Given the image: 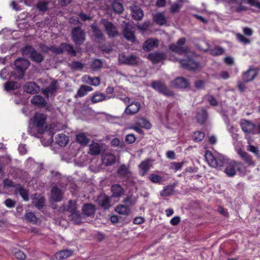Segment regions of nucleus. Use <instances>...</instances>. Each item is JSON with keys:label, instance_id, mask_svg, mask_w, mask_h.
<instances>
[{"label": "nucleus", "instance_id": "nucleus-47", "mask_svg": "<svg viewBox=\"0 0 260 260\" xmlns=\"http://www.w3.org/2000/svg\"><path fill=\"white\" fill-rule=\"evenodd\" d=\"M204 137V133L200 131H197L195 133H194L192 136V139L194 142H198L203 140Z\"/></svg>", "mask_w": 260, "mask_h": 260}, {"label": "nucleus", "instance_id": "nucleus-31", "mask_svg": "<svg viewBox=\"0 0 260 260\" xmlns=\"http://www.w3.org/2000/svg\"><path fill=\"white\" fill-rule=\"evenodd\" d=\"M95 208L92 204H84L82 207L83 213L86 216H91L94 214Z\"/></svg>", "mask_w": 260, "mask_h": 260}, {"label": "nucleus", "instance_id": "nucleus-17", "mask_svg": "<svg viewBox=\"0 0 260 260\" xmlns=\"http://www.w3.org/2000/svg\"><path fill=\"white\" fill-rule=\"evenodd\" d=\"M257 72L255 69L250 68L243 74L242 81L244 82H249L253 81L257 76Z\"/></svg>", "mask_w": 260, "mask_h": 260}, {"label": "nucleus", "instance_id": "nucleus-62", "mask_svg": "<svg viewBox=\"0 0 260 260\" xmlns=\"http://www.w3.org/2000/svg\"><path fill=\"white\" fill-rule=\"evenodd\" d=\"M136 141V137L134 134H128L126 136L125 141L128 144H132Z\"/></svg>", "mask_w": 260, "mask_h": 260}, {"label": "nucleus", "instance_id": "nucleus-21", "mask_svg": "<svg viewBox=\"0 0 260 260\" xmlns=\"http://www.w3.org/2000/svg\"><path fill=\"white\" fill-rule=\"evenodd\" d=\"M63 194L62 190L57 186H53L51 189V199L56 202H60L62 200Z\"/></svg>", "mask_w": 260, "mask_h": 260}, {"label": "nucleus", "instance_id": "nucleus-50", "mask_svg": "<svg viewBox=\"0 0 260 260\" xmlns=\"http://www.w3.org/2000/svg\"><path fill=\"white\" fill-rule=\"evenodd\" d=\"M103 63L101 60L96 59L91 64V67L94 71H97L102 67Z\"/></svg>", "mask_w": 260, "mask_h": 260}, {"label": "nucleus", "instance_id": "nucleus-25", "mask_svg": "<svg viewBox=\"0 0 260 260\" xmlns=\"http://www.w3.org/2000/svg\"><path fill=\"white\" fill-rule=\"evenodd\" d=\"M32 198V204L38 209H42L45 203V200L43 197L40 194H34Z\"/></svg>", "mask_w": 260, "mask_h": 260}, {"label": "nucleus", "instance_id": "nucleus-29", "mask_svg": "<svg viewBox=\"0 0 260 260\" xmlns=\"http://www.w3.org/2000/svg\"><path fill=\"white\" fill-rule=\"evenodd\" d=\"M157 40L151 38L149 39L143 43V49L145 51H150L157 46Z\"/></svg>", "mask_w": 260, "mask_h": 260}, {"label": "nucleus", "instance_id": "nucleus-16", "mask_svg": "<svg viewBox=\"0 0 260 260\" xmlns=\"http://www.w3.org/2000/svg\"><path fill=\"white\" fill-rule=\"evenodd\" d=\"M147 58L151 61L152 63L156 64L165 60L166 58V55L162 52H155L149 53Z\"/></svg>", "mask_w": 260, "mask_h": 260}, {"label": "nucleus", "instance_id": "nucleus-7", "mask_svg": "<svg viewBox=\"0 0 260 260\" xmlns=\"http://www.w3.org/2000/svg\"><path fill=\"white\" fill-rule=\"evenodd\" d=\"M151 87L165 96H173L174 95L173 92L170 90L162 81L156 80L152 81Z\"/></svg>", "mask_w": 260, "mask_h": 260}, {"label": "nucleus", "instance_id": "nucleus-28", "mask_svg": "<svg viewBox=\"0 0 260 260\" xmlns=\"http://www.w3.org/2000/svg\"><path fill=\"white\" fill-rule=\"evenodd\" d=\"M102 161L106 166L113 165L115 163V156L111 153H105L103 156Z\"/></svg>", "mask_w": 260, "mask_h": 260}, {"label": "nucleus", "instance_id": "nucleus-42", "mask_svg": "<svg viewBox=\"0 0 260 260\" xmlns=\"http://www.w3.org/2000/svg\"><path fill=\"white\" fill-rule=\"evenodd\" d=\"M173 192V186L172 185H167L164 187L163 190L160 193V195L163 197H167L171 196Z\"/></svg>", "mask_w": 260, "mask_h": 260}, {"label": "nucleus", "instance_id": "nucleus-54", "mask_svg": "<svg viewBox=\"0 0 260 260\" xmlns=\"http://www.w3.org/2000/svg\"><path fill=\"white\" fill-rule=\"evenodd\" d=\"M123 202L125 204V205L129 207V206H133L135 203V200L133 199L132 196L127 197L123 200Z\"/></svg>", "mask_w": 260, "mask_h": 260}, {"label": "nucleus", "instance_id": "nucleus-32", "mask_svg": "<svg viewBox=\"0 0 260 260\" xmlns=\"http://www.w3.org/2000/svg\"><path fill=\"white\" fill-rule=\"evenodd\" d=\"M76 139L77 143L83 146H86L89 143L90 140L87 137L85 133H81L76 136Z\"/></svg>", "mask_w": 260, "mask_h": 260}, {"label": "nucleus", "instance_id": "nucleus-34", "mask_svg": "<svg viewBox=\"0 0 260 260\" xmlns=\"http://www.w3.org/2000/svg\"><path fill=\"white\" fill-rule=\"evenodd\" d=\"M56 143L61 147H64L68 143L69 139L64 134H58L55 138Z\"/></svg>", "mask_w": 260, "mask_h": 260}, {"label": "nucleus", "instance_id": "nucleus-30", "mask_svg": "<svg viewBox=\"0 0 260 260\" xmlns=\"http://www.w3.org/2000/svg\"><path fill=\"white\" fill-rule=\"evenodd\" d=\"M238 153L240 156L241 158L248 166L254 165V162L252 160L251 156L249 155L247 152L244 151L242 150H239L238 152Z\"/></svg>", "mask_w": 260, "mask_h": 260}, {"label": "nucleus", "instance_id": "nucleus-5", "mask_svg": "<svg viewBox=\"0 0 260 260\" xmlns=\"http://www.w3.org/2000/svg\"><path fill=\"white\" fill-rule=\"evenodd\" d=\"M50 49L53 53L57 54H62L64 52H67L72 56H75L77 54V52L74 49L73 46L67 43H61L58 47L52 46Z\"/></svg>", "mask_w": 260, "mask_h": 260}, {"label": "nucleus", "instance_id": "nucleus-48", "mask_svg": "<svg viewBox=\"0 0 260 260\" xmlns=\"http://www.w3.org/2000/svg\"><path fill=\"white\" fill-rule=\"evenodd\" d=\"M19 84L14 81L9 82L5 84V89L7 90H14L19 88Z\"/></svg>", "mask_w": 260, "mask_h": 260}, {"label": "nucleus", "instance_id": "nucleus-8", "mask_svg": "<svg viewBox=\"0 0 260 260\" xmlns=\"http://www.w3.org/2000/svg\"><path fill=\"white\" fill-rule=\"evenodd\" d=\"M123 36L128 42L134 43L136 42L135 28L129 23H125L122 30Z\"/></svg>", "mask_w": 260, "mask_h": 260}, {"label": "nucleus", "instance_id": "nucleus-53", "mask_svg": "<svg viewBox=\"0 0 260 260\" xmlns=\"http://www.w3.org/2000/svg\"><path fill=\"white\" fill-rule=\"evenodd\" d=\"M211 54L214 56L221 55L224 53V49L220 47H216L212 49Z\"/></svg>", "mask_w": 260, "mask_h": 260}, {"label": "nucleus", "instance_id": "nucleus-45", "mask_svg": "<svg viewBox=\"0 0 260 260\" xmlns=\"http://www.w3.org/2000/svg\"><path fill=\"white\" fill-rule=\"evenodd\" d=\"M154 20L157 24L160 25H164L166 23V18L162 13H157L154 16Z\"/></svg>", "mask_w": 260, "mask_h": 260}, {"label": "nucleus", "instance_id": "nucleus-24", "mask_svg": "<svg viewBox=\"0 0 260 260\" xmlns=\"http://www.w3.org/2000/svg\"><path fill=\"white\" fill-rule=\"evenodd\" d=\"M172 83L174 86L176 88H185L189 85V81L183 77L176 78Z\"/></svg>", "mask_w": 260, "mask_h": 260}, {"label": "nucleus", "instance_id": "nucleus-64", "mask_svg": "<svg viewBox=\"0 0 260 260\" xmlns=\"http://www.w3.org/2000/svg\"><path fill=\"white\" fill-rule=\"evenodd\" d=\"M247 3L251 6L260 9V3L257 0H247Z\"/></svg>", "mask_w": 260, "mask_h": 260}, {"label": "nucleus", "instance_id": "nucleus-60", "mask_svg": "<svg viewBox=\"0 0 260 260\" xmlns=\"http://www.w3.org/2000/svg\"><path fill=\"white\" fill-rule=\"evenodd\" d=\"M15 257L20 260H23L26 258V255L22 251L18 250L14 253Z\"/></svg>", "mask_w": 260, "mask_h": 260}, {"label": "nucleus", "instance_id": "nucleus-36", "mask_svg": "<svg viewBox=\"0 0 260 260\" xmlns=\"http://www.w3.org/2000/svg\"><path fill=\"white\" fill-rule=\"evenodd\" d=\"M72 254V251L68 250H61L56 252L54 256V259L60 260L69 257Z\"/></svg>", "mask_w": 260, "mask_h": 260}, {"label": "nucleus", "instance_id": "nucleus-44", "mask_svg": "<svg viewBox=\"0 0 260 260\" xmlns=\"http://www.w3.org/2000/svg\"><path fill=\"white\" fill-rule=\"evenodd\" d=\"M106 96L103 93H95L92 96L91 101L93 103H96L106 100Z\"/></svg>", "mask_w": 260, "mask_h": 260}, {"label": "nucleus", "instance_id": "nucleus-35", "mask_svg": "<svg viewBox=\"0 0 260 260\" xmlns=\"http://www.w3.org/2000/svg\"><path fill=\"white\" fill-rule=\"evenodd\" d=\"M151 167L149 159L143 161L139 166L140 173L142 176H144L149 170Z\"/></svg>", "mask_w": 260, "mask_h": 260}, {"label": "nucleus", "instance_id": "nucleus-33", "mask_svg": "<svg viewBox=\"0 0 260 260\" xmlns=\"http://www.w3.org/2000/svg\"><path fill=\"white\" fill-rule=\"evenodd\" d=\"M93 36L99 41H104V36L102 30L95 25L92 24L91 26Z\"/></svg>", "mask_w": 260, "mask_h": 260}, {"label": "nucleus", "instance_id": "nucleus-56", "mask_svg": "<svg viewBox=\"0 0 260 260\" xmlns=\"http://www.w3.org/2000/svg\"><path fill=\"white\" fill-rule=\"evenodd\" d=\"M48 3L45 2H40L37 4V8L41 11L44 12L48 9Z\"/></svg>", "mask_w": 260, "mask_h": 260}, {"label": "nucleus", "instance_id": "nucleus-49", "mask_svg": "<svg viewBox=\"0 0 260 260\" xmlns=\"http://www.w3.org/2000/svg\"><path fill=\"white\" fill-rule=\"evenodd\" d=\"M25 217L28 222H31L33 224L36 223L37 222V218L35 214L32 212L27 213L25 215Z\"/></svg>", "mask_w": 260, "mask_h": 260}, {"label": "nucleus", "instance_id": "nucleus-1", "mask_svg": "<svg viewBox=\"0 0 260 260\" xmlns=\"http://www.w3.org/2000/svg\"><path fill=\"white\" fill-rule=\"evenodd\" d=\"M205 157L208 165L212 168L221 170L223 167H225L224 172L230 177L235 176L236 171L240 170L242 166L240 161H229L224 156L220 154L215 156L209 151H206Z\"/></svg>", "mask_w": 260, "mask_h": 260}, {"label": "nucleus", "instance_id": "nucleus-4", "mask_svg": "<svg viewBox=\"0 0 260 260\" xmlns=\"http://www.w3.org/2000/svg\"><path fill=\"white\" fill-rule=\"evenodd\" d=\"M118 59L119 64L130 66H138L141 61L140 58L136 55H126L123 53L118 55Z\"/></svg>", "mask_w": 260, "mask_h": 260}, {"label": "nucleus", "instance_id": "nucleus-40", "mask_svg": "<svg viewBox=\"0 0 260 260\" xmlns=\"http://www.w3.org/2000/svg\"><path fill=\"white\" fill-rule=\"evenodd\" d=\"M207 117L208 114L207 111L204 108H202L198 113L197 119L199 123L203 124L207 120Z\"/></svg>", "mask_w": 260, "mask_h": 260}, {"label": "nucleus", "instance_id": "nucleus-18", "mask_svg": "<svg viewBox=\"0 0 260 260\" xmlns=\"http://www.w3.org/2000/svg\"><path fill=\"white\" fill-rule=\"evenodd\" d=\"M24 90L26 92L30 94L38 93L40 91V88L35 82H28L23 86Z\"/></svg>", "mask_w": 260, "mask_h": 260}, {"label": "nucleus", "instance_id": "nucleus-46", "mask_svg": "<svg viewBox=\"0 0 260 260\" xmlns=\"http://www.w3.org/2000/svg\"><path fill=\"white\" fill-rule=\"evenodd\" d=\"M148 179L154 183H158L160 184L162 181V177L158 175L155 174H151Z\"/></svg>", "mask_w": 260, "mask_h": 260}, {"label": "nucleus", "instance_id": "nucleus-20", "mask_svg": "<svg viewBox=\"0 0 260 260\" xmlns=\"http://www.w3.org/2000/svg\"><path fill=\"white\" fill-rule=\"evenodd\" d=\"M97 203L102 208L108 209L110 207V198L105 194H101L98 198Z\"/></svg>", "mask_w": 260, "mask_h": 260}, {"label": "nucleus", "instance_id": "nucleus-41", "mask_svg": "<svg viewBox=\"0 0 260 260\" xmlns=\"http://www.w3.org/2000/svg\"><path fill=\"white\" fill-rule=\"evenodd\" d=\"M112 7L114 11L118 14L122 13L124 10L122 3L118 1H114Z\"/></svg>", "mask_w": 260, "mask_h": 260}, {"label": "nucleus", "instance_id": "nucleus-14", "mask_svg": "<svg viewBox=\"0 0 260 260\" xmlns=\"http://www.w3.org/2000/svg\"><path fill=\"white\" fill-rule=\"evenodd\" d=\"M240 126L242 131L246 133L255 134L254 129L256 127V125L252 123L250 121L242 119L240 122Z\"/></svg>", "mask_w": 260, "mask_h": 260}, {"label": "nucleus", "instance_id": "nucleus-23", "mask_svg": "<svg viewBox=\"0 0 260 260\" xmlns=\"http://www.w3.org/2000/svg\"><path fill=\"white\" fill-rule=\"evenodd\" d=\"M112 197L120 198L124 194L125 191L119 184H113L111 186Z\"/></svg>", "mask_w": 260, "mask_h": 260}, {"label": "nucleus", "instance_id": "nucleus-9", "mask_svg": "<svg viewBox=\"0 0 260 260\" xmlns=\"http://www.w3.org/2000/svg\"><path fill=\"white\" fill-rule=\"evenodd\" d=\"M101 23L104 26L107 35L110 38H115L119 35L116 26L106 19H102Z\"/></svg>", "mask_w": 260, "mask_h": 260}, {"label": "nucleus", "instance_id": "nucleus-52", "mask_svg": "<svg viewBox=\"0 0 260 260\" xmlns=\"http://www.w3.org/2000/svg\"><path fill=\"white\" fill-rule=\"evenodd\" d=\"M88 81L89 83L93 86H98L100 84V79L99 77H93L91 78L90 77H87Z\"/></svg>", "mask_w": 260, "mask_h": 260}, {"label": "nucleus", "instance_id": "nucleus-55", "mask_svg": "<svg viewBox=\"0 0 260 260\" xmlns=\"http://www.w3.org/2000/svg\"><path fill=\"white\" fill-rule=\"evenodd\" d=\"M71 67L74 70H80L84 67V64L78 61H75L71 64Z\"/></svg>", "mask_w": 260, "mask_h": 260}, {"label": "nucleus", "instance_id": "nucleus-38", "mask_svg": "<svg viewBox=\"0 0 260 260\" xmlns=\"http://www.w3.org/2000/svg\"><path fill=\"white\" fill-rule=\"evenodd\" d=\"M15 191L17 193H19L25 201L29 200L28 191L23 188L21 185L18 184L16 186Z\"/></svg>", "mask_w": 260, "mask_h": 260}, {"label": "nucleus", "instance_id": "nucleus-10", "mask_svg": "<svg viewBox=\"0 0 260 260\" xmlns=\"http://www.w3.org/2000/svg\"><path fill=\"white\" fill-rule=\"evenodd\" d=\"M186 41L185 38H181L177 41L176 44H171L169 46V49L178 54H186L188 52V48L184 46Z\"/></svg>", "mask_w": 260, "mask_h": 260}, {"label": "nucleus", "instance_id": "nucleus-19", "mask_svg": "<svg viewBox=\"0 0 260 260\" xmlns=\"http://www.w3.org/2000/svg\"><path fill=\"white\" fill-rule=\"evenodd\" d=\"M14 64L18 70L23 73L29 67L30 63L27 59L19 58L15 61Z\"/></svg>", "mask_w": 260, "mask_h": 260}, {"label": "nucleus", "instance_id": "nucleus-13", "mask_svg": "<svg viewBox=\"0 0 260 260\" xmlns=\"http://www.w3.org/2000/svg\"><path fill=\"white\" fill-rule=\"evenodd\" d=\"M179 62L182 67L188 70H196L198 69L200 66L199 62L189 57L180 59Z\"/></svg>", "mask_w": 260, "mask_h": 260}, {"label": "nucleus", "instance_id": "nucleus-51", "mask_svg": "<svg viewBox=\"0 0 260 260\" xmlns=\"http://www.w3.org/2000/svg\"><path fill=\"white\" fill-rule=\"evenodd\" d=\"M205 98L208 101L209 104L213 106H216L218 105L217 100L212 95H207Z\"/></svg>", "mask_w": 260, "mask_h": 260}, {"label": "nucleus", "instance_id": "nucleus-12", "mask_svg": "<svg viewBox=\"0 0 260 260\" xmlns=\"http://www.w3.org/2000/svg\"><path fill=\"white\" fill-rule=\"evenodd\" d=\"M141 108V105L139 102L133 101L127 105L124 113L127 115H134L139 112Z\"/></svg>", "mask_w": 260, "mask_h": 260}, {"label": "nucleus", "instance_id": "nucleus-43", "mask_svg": "<svg viewBox=\"0 0 260 260\" xmlns=\"http://www.w3.org/2000/svg\"><path fill=\"white\" fill-rule=\"evenodd\" d=\"M117 174L120 177H126L130 173V171L127 167L123 164L121 165L117 171Z\"/></svg>", "mask_w": 260, "mask_h": 260}, {"label": "nucleus", "instance_id": "nucleus-57", "mask_svg": "<svg viewBox=\"0 0 260 260\" xmlns=\"http://www.w3.org/2000/svg\"><path fill=\"white\" fill-rule=\"evenodd\" d=\"M236 37L239 42L244 44H247L250 43V40L246 38L242 35L239 33L237 34Z\"/></svg>", "mask_w": 260, "mask_h": 260}, {"label": "nucleus", "instance_id": "nucleus-63", "mask_svg": "<svg viewBox=\"0 0 260 260\" xmlns=\"http://www.w3.org/2000/svg\"><path fill=\"white\" fill-rule=\"evenodd\" d=\"M5 205L8 208H11L15 207L16 205L15 201L10 199H8L5 201Z\"/></svg>", "mask_w": 260, "mask_h": 260}, {"label": "nucleus", "instance_id": "nucleus-6", "mask_svg": "<svg viewBox=\"0 0 260 260\" xmlns=\"http://www.w3.org/2000/svg\"><path fill=\"white\" fill-rule=\"evenodd\" d=\"M46 119V116L40 113H36L33 118L32 125L39 134H43L45 131L46 126L45 124Z\"/></svg>", "mask_w": 260, "mask_h": 260}, {"label": "nucleus", "instance_id": "nucleus-2", "mask_svg": "<svg viewBox=\"0 0 260 260\" xmlns=\"http://www.w3.org/2000/svg\"><path fill=\"white\" fill-rule=\"evenodd\" d=\"M71 38L77 46H80L86 40L85 30L80 26L73 27L71 31Z\"/></svg>", "mask_w": 260, "mask_h": 260}, {"label": "nucleus", "instance_id": "nucleus-39", "mask_svg": "<svg viewBox=\"0 0 260 260\" xmlns=\"http://www.w3.org/2000/svg\"><path fill=\"white\" fill-rule=\"evenodd\" d=\"M93 88L89 86L81 85L77 91L75 97H82L87 94L88 92L91 91Z\"/></svg>", "mask_w": 260, "mask_h": 260}, {"label": "nucleus", "instance_id": "nucleus-3", "mask_svg": "<svg viewBox=\"0 0 260 260\" xmlns=\"http://www.w3.org/2000/svg\"><path fill=\"white\" fill-rule=\"evenodd\" d=\"M23 55H29L31 60L37 63L42 62L44 59L43 55L30 45H26L21 49Z\"/></svg>", "mask_w": 260, "mask_h": 260}, {"label": "nucleus", "instance_id": "nucleus-61", "mask_svg": "<svg viewBox=\"0 0 260 260\" xmlns=\"http://www.w3.org/2000/svg\"><path fill=\"white\" fill-rule=\"evenodd\" d=\"M140 124L142 127L146 129H150L151 128V123L145 119H142L140 122Z\"/></svg>", "mask_w": 260, "mask_h": 260}, {"label": "nucleus", "instance_id": "nucleus-11", "mask_svg": "<svg viewBox=\"0 0 260 260\" xmlns=\"http://www.w3.org/2000/svg\"><path fill=\"white\" fill-rule=\"evenodd\" d=\"M59 87L57 81L55 80L52 81L47 87L42 89V93L47 97L54 96Z\"/></svg>", "mask_w": 260, "mask_h": 260}, {"label": "nucleus", "instance_id": "nucleus-59", "mask_svg": "<svg viewBox=\"0 0 260 260\" xmlns=\"http://www.w3.org/2000/svg\"><path fill=\"white\" fill-rule=\"evenodd\" d=\"M79 18L83 21H86L88 20H91L92 19V17L90 16V15H87L83 12H81L78 14Z\"/></svg>", "mask_w": 260, "mask_h": 260}, {"label": "nucleus", "instance_id": "nucleus-22", "mask_svg": "<svg viewBox=\"0 0 260 260\" xmlns=\"http://www.w3.org/2000/svg\"><path fill=\"white\" fill-rule=\"evenodd\" d=\"M133 18L137 20H141L143 17L144 13L142 9L138 6L133 5L129 7Z\"/></svg>", "mask_w": 260, "mask_h": 260}, {"label": "nucleus", "instance_id": "nucleus-26", "mask_svg": "<svg viewBox=\"0 0 260 260\" xmlns=\"http://www.w3.org/2000/svg\"><path fill=\"white\" fill-rule=\"evenodd\" d=\"M30 102L35 106L40 108L44 107L47 105V102L45 99L40 95L33 96L31 99Z\"/></svg>", "mask_w": 260, "mask_h": 260}, {"label": "nucleus", "instance_id": "nucleus-27", "mask_svg": "<svg viewBox=\"0 0 260 260\" xmlns=\"http://www.w3.org/2000/svg\"><path fill=\"white\" fill-rule=\"evenodd\" d=\"M102 151L101 145L96 142H92L89 146V151L88 153L93 156H96L100 154Z\"/></svg>", "mask_w": 260, "mask_h": 260}, {"label": "nucleus", "instance_id": "nucleus-58", "mask_svg": "<svg viewBox=\"0 0 260 260\" xmlns=\"http://www.w3.org/2000/svg\"><path fill=\"white\" fill-rule=\"evenodd\" d=\"M181 5L178 3H175L171 5L170 10L172 13H176L179 11Z\"/></svg>", "mask_w": 260, "mask_h": 260}, {"label": "nucleus", "instance_id": "nucleus-15", "mask_svg": "<svg viewBox=\"0 0 260 260\" xmlns=\"http://www.w3.org/2000/svg\"><path fill=\"white\" fill-rule=\"evenodd\" d=\"M66 210L72 213L73 218H74L75 217H77V219L76 220L77 224H80L82 222L81 215L78 213V212H77L76 203L75 202L70 200L69 202V206Z\"/></svg>", "mask_w": 260, "mask_h": 260}, {"label": "nucleus", "instance_id": "nucleus-37", "mask_svg": "<svg viewBox=\"0 0 260 260\" xmlns=\"http://www.w3.org/2000/svg\"><path fill=\"white\" fill-rule=\"evenodd\" d=\"M115 211L119 214L128 215L131 213V209L126 205H119L115 208Z\"/></svg>", "mask_w": 260, "mask_h": 260}]
</instances>
